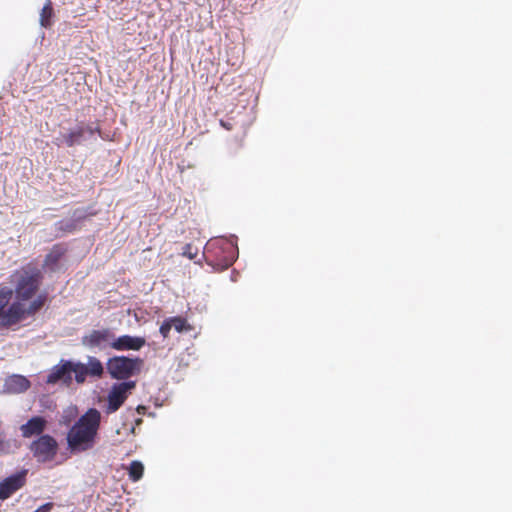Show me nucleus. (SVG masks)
Wrapping results in <instances>:
<instances>
[{
  "mask_svg": "<svg viewBox=\"0 0 512 512\" xmlns=\"http://www.w3.org/2000/svg\"><path fill=\"white\" fill-rule=\"evenodd\" d=\"M43 278L42 270L32 261L11 274L14 291L7 286H0V330L18 325L45 306L48 293H38Z\"/></svg>",
  "mask_w": 512,
  "mask_h": 512,
  "instance_id": "1",
  "label": "nucleus"
},
{
  "mask_svg": "<svg viewBox=\"0 0 512 512\" xmlns=\"http://www.w3.org/2000/svg\"><path fill=\"white\" fill-rule=\"evenodd\" d=\"M101 423V413L88 409L67 433V444L72 452H84L94 447Z\"/></svg>",
  "mask_w": 512,
  "mask_h": 512,
  "instance_id": "2",
  "label": "nucleus"
},
{
  "mask_svg": "<svg viewBox=\"0 0 512 512\" xmlns=\"http://www.w3.org/2000/svg\"><path fill=\"white\" fill-rule=\"evenodd\" d=\"M234 249L230 244L219 246L217 242L210 243L204 253L206 262L217 270H224L234 262Z\"/></svg>",
  "mask_w": 512,
  "mask_h": 512,
  "instance_id": "3",
  "label": "nucleus"
},
{
  "mask_svg": "<svg viewBox=\"0 0 512 512\" xmlns=\"http://www.w3.org/2000/svg\"><path fill=\"white\" fill-rule=\"evenodd\" d=\"M142 360L131 359L126 356H114L107 362V370L112 378L125 380L135 374L139 369Z\"/></svg>",
  "mask_w": 512,
  "mask_h": 512,
  "instance_id": "4",
  "label": "nucleus"
},
{
  "mask_svg": "<svg viewBox=\"0 0 512 512\" xmlns=\"http://www.w3.org/2000/svg\"><path fill=\"white\" fill-rule=\"evenodd\" d=\"M58 449L56 440L50 435H42L30 445V450L38 462L54 459Z\"/></svg>",
  "mask_w": 512,
  "mask_h": 512,
  "instance_id": "5",
  "label": "nucleus"
},
{
  "mask_svg": "<svg viewBox=\"0 0 512 512\" xmlns=\"http://www.w3.org/2000/svg\"><path fill=\"white\" fill-rule=\"evenodd\" d=\"M136 387L135 381H125L114 384L107 397V413L116 412L126 401L128 395Z\"/></svg>",
  "mask_w": 512,
  "mask_h": 512,
  "instance_id": "6",
  "label": "nucleus"
},
{
  "mask_svg": "<svg viewBox=\"0 0 512 512\" xmlns=\"http://www.w3.org/2000/svg\"><path fill=\"white\" fill-rule=\"evenodd\" d=\"M77 362L61 360L55 365L47 376V384H57L59 382L69 386L72 383V373L76 375Z\"/></svg>",
  "mask_w": 512,
  "mask_h": 512,
  "instance_id": "7",
  "label": "nucleus"
},
{
  "mask_svg": "<svg viewBox=\"0 0 512 512\" xmlns=\"http://www.w3.org/2000/svg\"><path fill=\"white\" fill-rule=\"evenodd\" d=\"M112 341L113 333L108 328L92 330L81 339L82 345L90 349L110 346Z\"/></svg>",
  "mask_w": 512,
  "mask_h": 512,
  "instance_id": "8",
  "label": "nucleus"
},
{
  "mask_svg": "<svg viewBox=\"0 0 512 512\" xmlns=\"http://www.w3.org/2000/svg\"><path fill=\"white\" fill-rule=\"evenodd\" d=\"M27 471L23 470L0 482V499L6 500L26 483Z\"/></svg>",
  "mask_w": 512,
  "mask_h": 512,
  "instance_id": "9",
  "label": "nucleus"
},
{
  "mask_svg": "<svg viewBox=\"0 0 512 512\" xmlns=\"http://www.w3.org/2000/svg\"><path fill=\"white\" fill-rule=\"evenodd\" d=\"M104 372L103 365L96 357H88L87 365L77 362L76 382L84 383L87 376L101 377Z\"/></svg>",
  "mask_w": 512,
  "mask_h": 512,
  "instance_id": "10",
  "label": "nucleus"
},
{
  "mask_svg": "<svg viewBox=\"0 0 512 512\" xmlns=\"http://www.w3.org/2000/svg\"><path fill=\"white\" fill-rule=\"evenodd\" d=\"M174 328L178 333L190 332L193 330V326L182 316H174L166 318L160 328L159 332L163 338H168L171 329Z\"/></svg>",
  "mask_w": 512,
  "mask_h": 512,
  "instance_id": "11",
  "label": "nucleus"
},
{
  "mask_svg": "<svg viewBox=\"0 0 512 512\" xmlns=\"http://www.w3.org/2000/svg\"><path fill=\"white\" fill-rule=\"evenodd\" d=\"M145 344H146V340L143 337L122 335L117 338H115L113 336V341L110 343V347L117 351H127V350L138 351Z\"/></svg>",
  "mask_w": 512,
  "mask_h": 512,
  "instance_id": "12",
  "label": "nucleus"
},
{
  "mask_svg": "<svg viewBox=\"0 0 512 512\" xmlns=\"http://www.w3.org/2000/svg\"><path fill=\"white\" fill-rule=\"evenodd\" d=\"M67 251L68 248L64 243L53 245L45 256L43 267L52 272L56 271L59 267L60 260L65 256Z\"/></svg>",
  "mask_w": 512,
  "mask_h": 512,
  "instance_id": "13",
  "label": "nucleus"
},
{
  "mask_svg": "<svg viewBox=\"0 0 512 512\" xmlns=\"http://www.w3.org/2000/svg\"><path fill=\"white\" fill-rule=\"evenodd\" d=\"M45 426L46 421L42 417H32L26 424L21 426L22 436L29 438L33 435H39L44 431Z\"/></svg>",
  "mask_w": 512,
  "mask_h": 512,
  "instance_id": "14",
  "label": "nucleus"
},
{
  "mask_svg": "<svg viewBox=\"0 0 512 512\" xmlns=\"http://www.w3.org/2000/svg\"><path fill=\"white\" fill-rule=\"evenodd\" d=\"M7 389L13 393H22L30 388V381L21 375H13L6 382Z\"/></svg>",
  "mask_w": 512,
  "mask_h": 512,
  "instance_id": "15",
  "label": "nucleus"
},
{
  "mask_svg": "<svg viewBox=\"0 0 512 512\" xmlns=\"http://www.w3.org/2000/svg\"><path fill=\"white\" fill-rule=\"evenodd\" d=\"M84 134L85 128L83 125H81L63 135V139L68 147H72L81 142L82 138L84 137Z\"/></svg>",
  "mask_w": 512,
  "mask_h": 512,
  "instance_id": "16",
  "label": "nucleus"
},
{
  "mask_svg": "<svg viewBox=\"0 0 512 512\" xmlns=\"http://www.w3.org/2000/svg\"><path fill=\"white\" fill-rule=\"evenodd\" d=\"M144 473V465L137 460H134L130 463L128 468L129 479L133 482L139 481Z\"/></svg>",
  "mask_w": 512,
  "mask_h": 512,
  "instance_id": "17",
  "label": "nucleus"
},
{
  "mask_svg": "<svg viewBox=\"0 0 512 512\" xmlns=\"http://www.w3.org/2000/svg\"><path fill=\"white\" fill-rule=\"evenodd\" d=\"M53 16V7L51 1H48L43 6L40 12V24L41 26L47 28L51 26V19Z\"/></svg>",
  "mask_w": 512,
  "mask_h": 512,
  "instance_id": "18",
  "label": "nucleus"
},
{
  "mask_svg": "<svg viewBox=\"0 0 512 512\" xmlns=\"http://www.w3.org/2000/svg\"><path fill=\"white\" fill-rule=\"evenodd\" d=\"M199 253V249L198 247L194 246L193 244L191 243H187L183 249H182V255L184 257H187L188 259L190 260H193L196 258V256L198 255Z\"/></svg>",
  "mask_w": 512,
  "mask_h": 512,
  "instance_id": "19",
  "label": "nucleus"
},
{
  "mask_svg": "<svg viewBox=\"0 0 512 512\" xmlns=\"http://www.w3.org/2000/svg\"><path fill=\"white\" fill-rule=\"evenodd\" d=\"M10 443L2 438H0V455L7 454L10 452Z\"/></svg>",
  "mask_w": 512,
  "mask_h": 512,
  "instance_id": "20",
  "label": "nucleus"
},
{
  "mask_svg": "<svg viewBox=\"0 0 512 512\" xmlns=\"http://www.w3.org/2000/svg\"><path fill=\"white\" fill-rule=\"evenodd\" d=\"M53 508V503L48 502L43 505H41L38 509H36L34 512H50Z\"/></svg>",
  "mask_w": 512,
  "mask_h": 512,
  "instance_id": "21",
  "label": "nucleus"
},
{
  "mask_svg": "<svg viewBox=\"0 0 512 512\" xmlns=\"http://www.w3.org/2000/svg\"><path fill=\"white\" fill-rule=\"evenodd\" d=\"M85 133H88L89 135H93L95 132L100 133V128H93L91 126H84Z\"/></svg>",
  "mask_w": 512,
  "mask_h": 512,
  "instance_id": "22",
  "label": "nucleus"
},
{
  "mask_svg": "<svg viewBox=\"0 0 512 512\" xmlns=\"http://www.w3.org/2000/svg\"><path fill=\"white\" fill-rule=\"evenodd\" d=\"M220 125L226 129V130H232L233 129V125L232 123L230 122H227V121H224V120H220Z\"/></svg>",
  "mask_w": 512,
  "mask_h": 512,
  "instance_id": "23",
  "label": "nucleus"
},
{
  "mask_svg": "<svg viewBox=\"0 0 512 512\" xmlns=\"http://www.w3.org/2000/svg\"><path fill=\"white\" fill-rule=\"evenodd\" d=\"M73 229H74V225H71V227H69V228H68V231H69V232H72V231H73Z\"/></svg>",
  "mask_w": 512,
  "mask_h": 512,
  "instance_id": "24",
  "label": "nucleus"
}]
</instances>
